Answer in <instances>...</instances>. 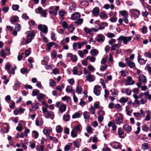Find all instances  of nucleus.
<instances>
[{"instance_id": "nucleus-54", "label": "nucleus", "mask_w": 151, "mask_h": 151, "mask_svg": "<svg viewBox=\"0 0 151 151\" xmlns=\"http://www.w3.org/2000/svg\"><path fill=\"white\" fill-rule=\"evenodd\" d=\"M142 148L143 150H147L148 148V144L147 143H145L142 145Z\"/></svg>"}, {"instance_id": "nucleus-46", "label": "nucleus", "mask_w": 151, "mask_h": 151, "mask_svg": "<svg viewBox=\"0 0 151 151\" xmlns=\"http://www.w3.org/2000/svg\"><path fill=\"white\" fill-rule=\"evenodd\" d=\"M84 31L87 33L89 34L91 33L92 30L90 29H88L87 27H86L84 28Z\"/></svg>"}, {"instance_id": "nucleus-56", "label": "nucleus", "mask_w": 151, "mask_h": 151, "mask_svg": "<svg viewBox=\"0 0 151 151\" xmlns=\"http://www.w3.org/2000/svg\"><path fill=\"white\" fill-rule=\"evenodd\" d=\"M145 69H147L149 75H151V67H150L148 65H147L145 66Z\"/></svg>"}, {"instance_id": "nucleus-16", "label": "nucleus", "mask_w": 151, "mask_h": 151, "mask_svg": "<svg viewBox=\"0 0 151 151\" xmlns=\"http://www.w3.org/2000/svg\"><path fill=\"white\" fill-rule=\"evenodd\" d=\"M86 77L87 80L89 82H92L95 79V77L93 75H91L90 73L88 74Z\"/></svg>"}, {"instance_id": "nucleus-61", "label": "nucleus", "mask_w": 151, "mask_h": 151, "mask_svg": "<svg viewBox=\"0 0 151 151\" xmlns=\"http://www.w3.org/2000/svg\"><path fill=\"white\" fill-rule=\"evenodd\" d=\"M19 8L18 5L14 4L12 5V9L13 10L15 11L17 10Z\"/></svg>"}, {"instance_id": "nucleus-13", "label": "nucleus", "mask_w": 151, "mask_h": 151, "mask_svg": "<svg viewBox=\"0 0 151 151\" xmlns=\"http://www.w3.org/2000/svg\"><path fill=\"white\" fill-rule=\"evenodd\" d=\"M135 83V81L132 80V78L130 76L127 77V80L125 85H132L134 84Z\"/></svg>"}, {"instance_id": "nucleus-45", "label": "nucleus", "mask_w": 151, "mask_h": 151, "mask_svg": "<svg viewBox=\"0 0 151 151\" xmlns=\"http://www.w3.org/2000/svg\"><path fill=\"white\" fill-rule=\"evenodd\" d=\"M90 113L91 114H94L95 112V109L93 106L91 107L89 109Z\"/></svg>"}, {"instance_id": "nucleus-24", "label": "nucleus", "mask_w": 151, "mask_h": 151, "mask_svg": "<svg viewBox=\"0 0 151 151\" xmlns=\"http://www.w3.org/2000/svg\"><path fill=\"white\" fill-rule=\"evenodd\" d=\"M68 57L70 58L72 62H76V55H73L71 53H69L68 55Z\"/></svg>"}, {"instance_id": "nucleus-34", "label": "nucleus", "mask_w": 151, "mask_h": 151, "mask_svg": "<svg viewBox=\"0 0 151 151\" xmlns=\"http://www.w3.org/2000/svg\"><path fill=\"white\" fill-rule=\"evenodd\" d=\"M56 130L58 133H60L62 131V128L60 126H57L56 127Z\"/></svg>"}, {"instance_id": "nucleus-11", "label": "nucleus", "mask_w": 151, "mask_h": 151, "mask_svg": "<svg viewBox=\"0 0 151 151\" xmlns=\"http://www.w3.org/2000/svg\"><path fill=\"white\" fill-rule=\"evenodd\" d=\"M66 106L65 104H63L61 105L59 107V115H60V114H62V113L66 110Z\"/></svg>"}, {"instance_id": "nucleus-37", "label": "nucleus", "mask_w": 151, "mask_h": 151, "mask_svg": "<svg viewBox=\"0 0 151 151\" xmlns=\"http://www.w3.org/2000/svg\"><path fill=\"white\" fill-rule=\"evenodd\" d=\"M18 19L19 18L17 17H14L12 18L10 20V22L12 24H13L14 22H16Z\"/></svg>"}, {"instance_id": "nucleus-1", "label": "nucleus", "mask_w": 151, "mask_h": 151, "mask_svg": "<svg viewBox=\"0 0 151 151\" xmlns=\"http://www.w3.org/2000/svg\"><path fill=\"white\" fill-rule=\"evenodd\" d=\"M25 34L27 35L26 41L27 43H29L31 42L33 37L35 36L34 31L33 30L27 31Z\"/></svg>"}, {"instance_id": "nucleus-48", "label": "nucleus", "mask_w": 151, "mask_h": 151, "mask_svg": "<svg viewBox=\"0 0 151 151\" xmlns=\"http://www.w3.org/2000/svg\"><path fill=\"white\" fill-rule=\"evenodd\" d=\"M144 55L146 57L151 58V52L149 51L145 52L144 53Z\"/></svg>"}, {"instance_id": "nucleus-57", "label": "nucleus", "mask_w": 151, "mask_h": 151, "mask_svg": "<svg viewBox=\"0 0 151 151\" xmlns=\"http://www.w3.org/2000/svg\"><path fill=\"white\" fill-rule=\"evenodd\" d=\"M55 34L53 32H52L51 35V39L53 41L56 40V38L55 37Z\"/></svg>"}, {"instance_id": "nucleus-10", "label": "nucleus", "mask_w": 151, "mask_h": 151, "mask_svg": "<svg viewBox=\"0 0 151 151\" xmlns=\"http://www.w3.org/2000/svg\"><path fill=\"white\" fill-rule=\"evenodd\" d=\"M122 42L120 41H118L117 44H115L111 46V50L112 51H114L116 50V48H119L121 46Z\"/></svg>"}, {"instance_id": "nucleus-31", "label": "nucleus", "mask_w": 151, "mask_h": 151, "mask_svg": "<svg viewBox=\"0 0 151 151\" xmlns=\"http://www.w3.org/2000/svg\"><path fill=\"white\" fill-rule=\"evenodd\" d=\"M98 51L96 49L92 50L90 51V53L93 55L96 56L98 53Z\"/></svg>"}, {"instance_id": "nucleus-29", "label": "nucleus", "mask_w": 151, "mask_h": 151, "mask_svg": "<svg viewBox=\"0 0 151 151\" xmlns=\"http://www.w3.org/2000/svg\"><path fill=\"white\" fill-rule=\"evenodd\" d=\"M133 96L135 99V102L137 104H140V102L138 100V99L139 98V95L138 96L136 94H134Z\"/></svg>"}, {"instance_id": "nucleus-62", "label": "nucleus", "mask_w": 151, "mask_h": 151, "mask_svg": "<svg viewBox=\"0 0 151 151\" xmlns=\"http://www.w3.org/2000/svg\"><path fill=\"white\" fill-rule=\"evenodd\" d=\"M50 81V86H54L55 85V82L54 81V80L52 79H50L49 80Z\"/></svg>"}, {"instance_id": "nucleus-18", "label": "nucleus", "mask_w": 151, "mask_h": 151, "mask_svg": "<svg viewBox=\"0 0 151 151\" xmlns=\"http://www.w3.org/2000/svg\"><path fill=\"white\" fill-rule=\"evenodd\" d=\"M100 10L98 7L94 8L92 10V13L93 16H97L99 13Z\"/></svg>"}, {"instance_id": "nucleus-22", "label": "nucleus", "mask_w": 151, "mask_h": 151, "mask_svg": "<svg viewBox=\"0 0 151 151\" xmlns=\"http://www.w3.org/2000/svg\"><path fill=\"white\" fill-rule=\"evenodd\" d=\"M123 128L124 130L128 132H131L132 130L131 127L128 124H125L123 126Z\"/></svg>"}, {"instance_id": "nucleus-15", "label": "nucleus", "mask_w": 151, "mask_h": 151, "mask_svg": "<svg viewBox=\"0 0 151 151\" xmlns=\"http://www.w3.org/2000/svg\"><path fill=\"white\" fill-rule=\"evenodd\" d=\"M43 121L41 118H37L35 122V124L37 126H40L43 124Z\"/></svg>"}, {"instance_id": "nucleus-12", "label": "nucleus", "mask_w": 151, "mask_h": 151, "mask_svg": "<svg viewBox=\"0 0 151 151\" xmlns=\"http://www.w3.org/2000/svg\"><path fill=\"white\" fill-rule=\"evenodd\" d=\"M96 41L100 42H103L105 40V37L102 35L99 34L96 37Z\"/></svg>"}, {"instance_id": "nucleus-25", "label": "nucleus", "mask_w": 151, "mask_h": 151, "mask_svg": "<svg viewBox=\"0 0 151 151\" xmlns=\"http://www.w3.org/2000/svg\"><path fill=\"white\" fill-rule=\"evenodd\" d=\"M55 44V43L53 42H49L47 45V49L49 51H50L51 47Z\"/></svg>"}, {"instance_id": "nucleus-19", "label": "nucleus", "mask_w": 151, "mask_h": 151, "mask_svg": "<svg viewBox=\"0 0 151 151\" xmlns=\"http://www.w3.org/2000/svg\"><path fill=\"white\" fill-rule=\"evenodd\" d=\"M140 55H139L138 57V60L139 63L142 65H144L147 60H145L144 59L140 58Z\"/></svg>"}, {"instance_id": "nucleus-32", "label": "nucleus", "mask_w": 151, "mask_h": 151, "mask_svg": "<svg viewBox=\"0 0 151 151\" xmlns=\"http://www.w3.org/2000/svg\"><path fill=\"white\" fill-rule=\"evenodd\" d=\"M63 119L65 121H68L70 119V116L68 114H65L63 116Z\"/></svg>"}, {"instance_id": "nucleus-30", "label": "nucleus", "mask_w": 151, "mask_h": 151, "mask_svg": "<svg viewBox=\"0 0 151 151\" xmlns=\"http://www.w3.org/2000/svg\"><path fill=\"white\" fill-rule=\"evenodd\" d=\"M147 115L145 119V121H149L150 119V116L151 114L150 111H147Z\"/></svg>"}, {"instance_id": "nucleus-44", "label": "nucleus", "mask_w": 151, "mask_h": 151, "mask_svg": "<svg viewBox=\"0 0 151 151\" xmlns=\"http://www.w3.org/2000/svg\"><path fill=\"white\" fill-rule=\"evenodd\" d=\"M67 28H68V29L71 32H73L75 29V27L74 26L71 24H70L68 27Z\"/></svg>"}, {"instance_id": "nucleus-58", "label": "nucleus", "mask_w": 151, "mask_h": 151, "mask_svg": "<svg viewBox=\"0 0 151 151\" xmlns=\"http://www.w3.org/2000/svg\"><path fill=\"white\" fill-rule=\"evenodd\" d=\"M57 53L55 50H54L51 53V56L52 58H55L56 56Z\"/></svg>"}, {"instance_id": "nucleus-41", "label": "nucleus", "mask_w": 151, "mask_h": 151, "mask_svg": "<svg viewBox=\"0 0 151 151\" xmlns=\"http://www.w3.org/2000/svg\"><path fill=\"white\" fill-rule=\"evenodd\" d=\"M11 67V65L9 63H7L6 64L5 68L6 70L7 71L10 69Z\"/></svg>"}, {"instance_id": "nucleus-63", "label": "nucleus", "mask_w": 151, "mask_h": 151, "mask_svg": "<svg viewBox=\"0 0 151 151\" xmlns=\"http://www.w3.org/2000/svg\"><path fill=\"white\" fill-rule=\"evenodd\" d=\"M128 65L129 67L131 68H133L135 66L134 63L133 62H131Z\"/></svg>"}, {"instance_id": "nucleus-36", "label": "nucleus", "mask_w": 151, "mask_h": 151, "mask_svg": "<svg viewBox=\"0 0 151 151\" xmlns=\"http://www.w3.org/2000/svg\"><path fill=\"white\" fill-rule=\"evenodd\" d=\"M44 134L46 135L47 137H48L50 133V130L47 129H44L43 130Z\"/></svg>"}, {"instance_id": "nucleus-47", "label": "nucleus", "mask_w": 151, "mask_h": 151, "mask_svg": "<svg viewBox=\"0 0 151 151\" xmlns=\"http://www.w3.org/2000/svg\"><path fill=\"white\" fill-rule=\"evenodd\" d=\"M55 10L52 12V15L54 16L57 15V11L59 9V6H55Z\"/></svg>"}, {"instance_id": "nucleus-51", "label": "nucleus", "mask_w": 151, "mask_h": 151, "mask_svg": "<svg viewBox=\"0 0 151 151\" xmlns=\"http://www.w3.org/2000/svg\"><path fill=\"white\" fill-rule=\"evenodd\" d=\"M32 108L33 110H35L38 109L39 108L37 104H35V103H32Z\"/></svg>"}, {"instance_id": "nucleus-3", "label": "nucleus", "mask_w": 151, "mask_h": 151, "mask_svg": "<svg viewBox=\"0 0 151 151\" xmlns=\"http://www.w3.org/2000/svg\"><path fill=\"white\" fill-rule=\"evenodd\" d=\"M130 12L135 19L139 17L140 14V11L136 9H132L130 10Z\"/></svg>"}, {"instance_id": "nucleus-17", "label": "nucleus", "mask_w": 151, "mask_h": 151, "mask_svg": "<svg viewBox=\"0 0 151 151\" xmlns=\"http://www.w3.org/2000/svg\"><path fill=\"white\" fill-rule=\"evenodd\" d=\"M24 110L23 108H19L18 109H16L14 111V114L15 115H17L19 113H22L24 112Z\"/></svg>"}, {"instance_id": "nucleus-20", "label": "nucleus", "mask_w": 151, "mask_h": 151, "mask_svg": "<svg viewBox=\"0 0 151 151\" xmlns=\"http://www.w3.org/2000/svg\"><path fill=\"white\" fill-rule=\"evenodd\" d=\"M107 24L106 23L102 22L100 23L98 25V29L99 30H101L104 29L106 26H107Z\"/></svg>"}, {"instance_id": "nucleus-55", "label": "nucleus", "mask_w": 151, "mask_h": 151, "mask_svg": "<svg viewBox=\"0 0 151 151\" xmlns=\"http://www.w3.org/2000/svg\"><path fill=\"white\" fill-rule=\"evenodd\" d=\"M23 129L22 127V124H18V126L17 127L16 129L17 130L21 132V131Z\"/></svg>"}, {"instance_id": "nucleus-8", "label": "nucleus", "mask_w": 151, "mask_h": 151, "mask_svg": "<svg viewBox=\"0 0 151 151\" xmlns=\"http://www.w3.org/2000/svg\"><path fill=\"white\" fill-rule=\"evenodd\" d=\"M110 144L115 149H121L122 145L119 142H114L111 143Z\"/></svg>"}, {"instance_id": "nucleus-6", "label": "nucleus", "mask_w": 151, "mask_h": 151, "mask_svg": "<svg viewBox=\"0 0 151 151\" xmlns=\"http://www.w3.org/2000/svg\"><path fill=\"white\" fill-rule=\"evenodd\" d=\"M38 28L41 32L44 33H47L48 31V28L45 25L40 24L38 25Z\"/></svg>"}, {"instance_id": "nucleus-64", "label": "nucleus", "mask_w": 151, "mask_h": 151, "mask_svg": "<svg viewBox=\"0 0 151 151\" xmlns=\"http://www.w3.org/2000/svg\"><path fill=\"white\" fill-rule=\"evenodd\" d=\"M44 146L43 145H40L37 148V151H43Z\"/></svg>"}, {"instance_id": "nucleus-43", "label": "nucleus", "mask_w": 151, "mask_h": 151, "mask_svg": "<svg viewBox=\"0 0 151 151\" xmlns=\"http://www.w3.org/2000/svg\"><path fill=\"white\" fill-rule=\"evenodd\" d=\"M137 126H139V127H137V131L135 132V133L136 134H138L139 133L140 130V128L139 126L141 125V124L139 122H137Z\"/></svg>"}, {"instance_id": "nucleus-60", "label": "nucleus", "mask_w": 151, "mask_h": 151, "mask_svg": "<svg viewBox=\"0 0 151 151\" xmlns=\"http://www.w3.org/2000/svg\"><path fill=\"white\" fill-rule=\"evenodd\" d=\"M145 94L147 96V98H148L149 100H151V94H149V91L145 92Z\"/></svg>"}, {"instance_id": "nucleus-52", "label": "nucleus", "mask_w": 151, "mask_h": 151, "mask_svg": "<svg viewBox=\"0 0 151 151\" xmlns=\"http://www.w3.org/2000/svg\"><path fill=\"white\" fill-rule=\"evenodd\" d=\"M82 91V88L79 87V86H77L76 88V92L79 93L80 94L81 93Z\"/></svg>"}, {"instance_id": "nucleus-35", "label": "nucleus", "mask_w": 151, "mask_h": 151, "mask_svg": "<svg viewBox=\"0 0 151 151\" xmlns=\"http://www.w3.org/2000/svg\"><path fill=\"white\" fill-rule=\"evenodd\" d=\"M81 4L82 5L84 6L85 7L89 5V2L83 0L81 2Z\"/></svg>"}, {"instance_id": "nucleus-27", "label": "nucleus", "mask_w": 151, "mask_h": 151, "mask_svg": "<svg viewBox=\"0 0 151 151\" xmlns=\"http://www.w3.org/2000/svg\"><path fill=\"white\" fill-rule=\"evenodd\" d=\"M45 95L43 94L40 93L38 96L37 97V99L38 101L40 102L45 97Z\"/></svg>"}, {"instance_id": "nucleus-5", "label": "nucleus", "mask_w": 151, "mask_h": 151, "mask_svg": "<svg viewBox=\"0 0 151 151\" xmlns=\"http://www.w3.org/2000/svg\"><path fill=\"white\" fill-rule=\"evenodd\" d=\"M76 146V142L73 141V143H70L66 145L64 147V150L65 151H68L70 150V148L72 149H74L75 147H73V146Z\"/></svg>"}, {"instance_id": "nucleus-7", "label": "nucleus", "mask_w": 151, "mask_h": 151, "mask_svg": "<svg viewBox=\"0 0 151 151\" xmlns=\"http://www.w3.org/2000/svg\"><path fill=\"white\" fill-rule=\"evenodd\" d=\"M66 91L67 92H69L73 94V99L74 102H76V95H75V90H73L72 87L70 86H67L66 88Z\"/></svg>"}, {"instance_id": "nucleus-50", "label": "nucleus", "mask_w": 151, "mask_h": 151, "mask_svg": "<svg viewBox=\"0 0 151 151\" xmlns=\"http://www.w3.org/2000/svg\"><path fill=\"white\" fill-rule=\"evenodd\" d=\"M20 72L23 74L28 73H29V71H28L27 69L25 68H22L20 70Z\"/></svg>"}, {"instance_id": "nucleus-2", "label": "nucleus", "mask_w": 151, "mask_h": 151, "mask_svg": "<svg viewBox=\"0 0 151 151\" xmlns=\"http://www.w3.org/2000/svg\"><path fill=\"white\" fill-rule=\"evenodd\" d=\"M132 37H127L122 35L120 36L117 39L118 41H123V43L127 45L129 42L132 39Z\"/></svg>"}, {"instance_id": "nucleus-26", "label": "nucleus", "mask_w": 151, "mask_h": 151, "mask_svg": "<svg viewBox=\"0 0 151 151\" xmlns=\"http://www.w3.org/2000/svg\"><path fill=\"white\" fill-rule=\"evenodd\" d=\"M119 13L123 17H128V13L126 10L120 11Z\"/></svg>"}, {"instance_id": "nucleus-28", "label": "nucleus", "mask_w": 151, "mask_h": 151, "mask_svg": "<svg viewBox=\"0 0 151 151\" xmlns=\"http://www.w3.org/2000/svg\"><path fill=\"white\" fill-rule=\"evenodd\" d=\"M100 17L101 19L107 18V15L106 12H101L100 13Z\"/></svg>"}, {"instance_id": "nucleus-4", "label": "nucleus", "mask_w": 151, "mask_h": 151, "mask_svg": "<svg viewBox=\"0 0 151 151\" xmlns=\"http://www.w3.org/2000/svg\"><path fill=\"white\" fill-rule=\"evenodd\" d=\"M139 98L141 99L139 102L140 103L142 104H144L147 101V98L145 94V92L144 93H141L139 94Z\"/></svg>"}, {"instance_id": "nucleus-14", "label": "nucleus", "mask_w": 151, "mask_h": 151, "mask_svg": "<svg viewBox=\"0 0 151 151\" xmlns=\"http://www.w3.org/2000/svg\"><path fill=\"white\" fill-rule=\"evenodd\" d=\"M138 79L139 81L142 83H146L147 81V79L145 76L143 75H139L138 77Z\"/></svg>"}, {"instance_id": "nucleus-38", "label": "nucleus", "mask_w": 151, "mask_h": 151, "mask_svg": "<svg viewBox=\"0 0 151 151\" xmlns=\"http://www.w3.org/2000/svg\"><path fill=\"white\" fill-rule=\"evenodd\" d=\"M84 118L86 119H88L90 117V115L88 112L86 111H85L83 113Z\"/></svg>"}, {"instance_id": "nucleus-53", "label": "nucleus", "mask_w": 151, "mask_h": 151, "mask_svg": "<svg viewBox=\"0 0 151 151\" xmlns=\"http://www.w3.org/2000/svg\"><path fill=\"white\" fill-rule=\"evenodd\" d=\"M118 64L120 67L123 68L127 66L124 62L121 61L119 62Z\"/></svg>"}, {"instance_id": "nucleus-39", "label": "nucleus", "mask_w": 151, "mask_h": 151, "mask_svg": "<svg viewBox=\"0 0 151 151\" xmlns=\"http://www.w3.org/2000/svg\"><path fill=\"white\" fill-rule=\"evenodd\" d=\"M128 98H125L122 97L120 99V101L122 103H125L127 102L128 101Z\"/></svg>"}, {"instance_id": "nucleus-59", "label": "nucleus", "mask_w": 151, "mask_h": 151, "mask_svg": "<svg viewBox=\"0 0 151 151\" xmlns=\"http://www.w3.org/2000/svg\"><path fill=\"white\" fill-rule=\"evenodd\" d=\"M21 26L19 24H17L15 27V30L17 31H19L21 29Z\"/></svg>"}, {"instance_id": "nucleus-23", "label": "nucleus", "mask_w": 151, "mask_h": 151, "mask_svg": "<svg viewBox=\"0 0 151 151\" xmlns=\"http://www.w3.org/2000/svg\"><path fill=\"white\" fill-rule=\"evenodd\" d=\"M83 22V19L79 18L77 19L76 20V26H78L79 25H81Z\"/></svg>"}, {"instance_id": "nucleus-33", "label": "nucleus", "mask_w": 151, "mask_h": 151, "mask_svg": "<svg viewBox=\"0 0 151 151\" xmlns=\"http://www.w3.org/2000/svg\"><path fill=\"white\" fill-rule=\"evenodd\" d=\"M39 133L36 131L34 130L32 131V134L33 136L34 137L35 139H37L39 136Z\"/></svg>"}, {"instance_id": "nucleus-21", "label": "nucleus", "mask_w": 151, "mask_h": 151, "mask_svg": "<svg viewBox=\"0 0 151 151\" xmlns=\"http://www.w3.org/2000/svg\"><path fill=\"white\" fill-rule=\"evenodd\" d=\"M118 135L121 138L124 137V132L122 128H120L118 129Z\"/></svg>"}, {"instance_id": "nucleus-49", "label": "nucleus", "mask_w": 151, "mask_h": 151, "mask_svg": "<svg viewBox=\"0 0 151 151\" xmlns=\"http://www.w3.org/2000/svg\"><path fill=\"white\" fill-rule=\"evenodd\" d=\"M44 58V60L42 61V63H44V64H47L49 60V57L48 56H45Z\"/></svg>"}, {"instance_id": "nucleus-40", "label": "nucleus", "mask_w": 151, "mask_h": 151, "mask_svg": "<svg viewBox=\"0 0 151 151\" xmlns=\"http://www.w3.org/2000/svg\"><path fill=\"white\" fill-rule=\"evenodd\" d=\"M47 115L49 117L52 118L54 117L53 113L51 111H47Z\"/></svg>"}, {"instance_id": "nucleus-42", "label": "nucleus", "mask_w": 151, "mask_h": 151, "mask_svg": "<svg viewBox=\"0 0 151 151\" xmlns=\"http://www.w3.org/2000/svg\"><path fill=\"white\" fill-rule=\"evenodd\" d=\"M61 99L64 101H66L67 102H69L70 100V97L66 96L62 97Z\"/></svg>"}, {"instance_id": "nucleus-9", "label": "nucleus", "mask_w": 151, "mask_h": 151, "mask_svg": "<svg viewBox=\"0 0 151 151\" xmlns=\"http://www.w3.org/2000/svg\"><path fill=\"white\" fill-rule=\"evenodd\" d=\"M123 116L122 114H120L119 116L116 117L115 121L117 124L120 125L122 122L123 119Z\"/></svg>"}]
</instances>
